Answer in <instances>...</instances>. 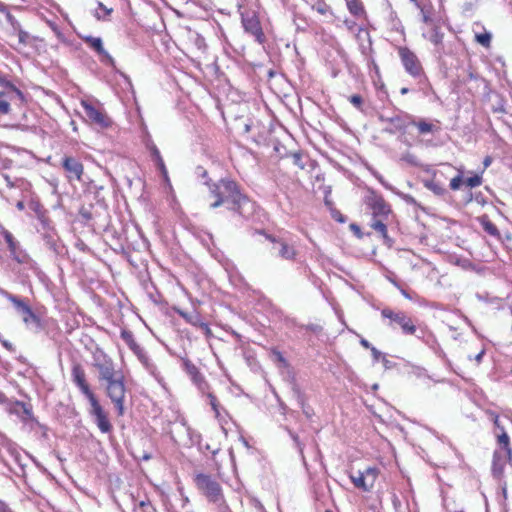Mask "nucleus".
Wrapping results in <instances>:
<instances>
[{
	"instance_id": "nucleus-21",
	"label": "nucleus",
	"mask_w": 512,
	"mask_h": 512,
	"mask_svg": "<svg viewBox=\"0 0 512 512\" xmlns=\"http://www.w3.org/2000/svg\"><path fill=\"white\" fill-rule=\"evenodd\" d=\"M479 222L486 233L489 235L500 238V232L496 225L492 223L488 216L483 215L479 218Z\"/></svg>"
},
{
	"instance_id": "nucleus-28",
	"label": "nucleus",
	"mask_w": 512,
	"mask_h": 512,
	"mask_svg": "<svg viewBox=\"0 0 512 512\" xmlns=\"http://www.w3.org/2000/svg\"><path fill=\"white\" fill-rule=\"evenodd\" d=\"M177 313L189 324L198 327L201 322V316L196 311L185 312L182 310H178Z\"/></svg>"
},
{
	"instance_id": "nucleus-52",
	"label": "nucleus",
	"mask_w": 512,
	"mask_h": 512,
	"mask_svg": "<svg viewBox=\"0 0 512 512\" xmlns=\"http://www.w3.org/2000/svg\"><path fill=\"white\" fill-rule=\"evenodd\" d=\"M371 353L375 361H378L382 357V352L375 347H371Z\"/></svg>"
},
{
	"instance_id": "nucleus-46",
	"label": "nucleus",
	"mask_w": 512,
	"mask_h": 512,
	"mask_svg": "<svg viewBox=\"0 0 512 512\" xmlns=\"http://www.w3.org/2000/svg\"><path fill=\"white\" fill-rule=\"evenodd\" d=\"M10 109V102L6 99H0V115L8 114Z\"/></svg>"
},
{
	"instance_id": "nucleus-31",
	"label": "nucleus",
	"mask_w": 512,
	"mask_h": 512,
	"mask_svg": "<svg viewBox=\"0 0 512 512\" xmlns=\"http://www.w3.org/2000/svg\"><path fill=\"white\" fill-rule=\"evenodd\" d=\"M120 336L132 351L137 350V348L140 346L135 341L133 333L131 331L122 330Z\"/></svg>"
},
{
	"instance_id": "nucleus-47",
	"label": "nucleus",
	"mask_w": 512,
	"mask_h": 512,
	"mask_svg": "<svg viewBox=\"0 0 512 512\" xmlns=\"http://www.w3.org/2000/svg\"><path fill=\"white\" fill-rule=\"evenodd\" d=\"M396 194L399 195L406 203L413 204V205L416 204V200L414 199L413 196H411L409 194H404L401 192H396Z\"/></svg>"
},
{
	"instance_id": "nucleus-7",
	"label": "nucleus",
	"mask_w": 512,
	"mask_h": 512,
	"mask_svg": "<svg viewBox=\"0 0 512 512\" xmlns=\"http://www.w3.org/2000/svg\"><path fill=\"white\" fill-rule=\"evenodd\" d=\"M90 404L89 414L93 417L95 424L102 433H109L112 430V424L108 419V415L100 405L96 396L88 399Z\"/></svg>"
},
{
	"instance_id": "nucleus-38",
	"label": "nucleus",
	"mask_w": 512,
	"mask_h": 512,
	"mask_svg": "<svg viewBox=\"0 0 512 512\" xmlns=\"http://www.w3.org/2000/svg\"><path fill=\"white\" fill-rule=\"evenodd\" d=\"M0 84L4 85L5 87H9L12 90V93L15 94V96H17L19 100L24 101V94L22 93V91L16 88L12 83L5 81L1 76Z\"/></svg>"
},
{
	"instance_id": "nucleus-29",
	"label": "nucleus",
	"mask_w": 512,
	"mask_h": 512,
	"mask_svg": "<svg viewBox=\"0 0 512 512\" xmlns=\"http://www.w3.org/2000/svg\"><path fill=\"white\" fill-rule=\"evenodd\" d=\"M347 8L354 16H360L364 14V7L360 0H346Z\"/></svg>"
},
{
	"instance_id": "nucleus-45",
	"label": "nucleus",
	"mask_w": 512,
	"mask_h": 512,
	"mask_svg": "<svg viewBox=\"0 0 512 512\" xmlns=\"http://www.w3.org/2000/svg\"><path fill=\"white\" fill-rule=\"evenodd\" d=\"M3 236L5 238L6 243L8 244L9 249L14 247L18 243L9 231H4Z\"/></svg>"
},
{
	"instance_id": "nucleus-13",
	"label": "nucleus",
	"mask_w": 512,
	"mask_h": 512,
	"mask_svg": "<svg viewBox=\"0 0 512 512\" xmlns=\"http://www.w3.org/2000/svg\"><path fill=\"white\" fill-rule=\"evenodd\" d=\"M84 42L88 44L100 56V61L111 67L115 66L113 57L104 49L102 39L99 37L85 36Z\"/></svg>"
},
{
	"instance_id": "nucleus-8",
	"label": "nucleus",
	"mask_w": 512,
	"mask_h": 512,
	"mask_svg": "<svg viewBox=\"0 0 512 512\" xmlns=\"http://www.w3.org/2000/svg\"><path fill=\"white\" fill-rule=\"evenodd\" d=\"M384 318L390 320V325L397 324L401 327L403 333L405 334H414L416 331V326L414 325L412 319L404 312H394L391 309L385 308L381 312Z\"/></svg>"
},
{
	"instance_id": "nucleus-26",
	"label": "nucleus",
	"mask_w": 512,
	"mask_h": 512,
	"mask_svg": "<svg viewBox=\"0 0 512 512\" xmlns=\"http://www.w3.org/2000/svg\"><path fill=\"white\" fill-rule=\"evenodd\" d=\"M312 9L317 11L319 14L329 18V21L332 20L333 13L331 8L323 0H317L315 3H313Z\"/></svg>"
},
{
	"instance_id": "nucleus-42",
	"label": "nucleus",
	"mask_w": 512,
	"mask_h": 512,
	"mask_svg": "<svg viewBox=\"0 0 512 512\" xmlns=\"http://www.w3.org/2000/svg\"><path fill=\"white\" fill-rule=\"evenodd\" d=\"M466 185L470 188L478 187L482 183V178L479 175L469 177L465 181Z\"/></svg>"
},
{
	"instance_id": "nucleus-4",
	"label": "nucleus",
	"mask_w": 512,
	"mask_h": 512,
	"mask_svg": "<svg viewBox=\"0 0 512 512\" xmlns=\"http://www.w3.org/2000/svg\"><path fill=\"white\" fill-rule=\"evenodd\" d=\"M241 23L244 31L253 36L257 43H265L266 37L256 12L246 11L241 13Z\"/></svg>"
},
{
	"instance_id": "nucleus-18",
	"label": "nucleus",
	"mask_w": 512,
	"mask_h": 512,
	"mask_svg": "<svg viewBox=\"0 0 512 512\" xmlns=\"http://www.w3.org/2000/svg\"><path fill=\"white\" fill-rule=\"evenodd\" d=\"M370 227L381 235L385 243H387L388 245L392 244V240L388 236L387 226L383 222L382 218H372Z\"/></svg>"
},
{
	"instance_id": "nucleus-55",
	"label": "nucleus",
	"mask_w": 512,
	"mask_h": 512,
	"mask_svg": "<svg viewBox=\"0 0 512 512\" xmlns=\"http://www.w3.org/2000/svg\"><path fill=\"white\" fill-rule=\"evenodd\" d=\"M392 283H393L397 288H399V289H400L401 294H402L405 298H407V299H411V296L407 293V291H406V290H404V289H402V288H400V286L397 284V282L392 281Z\"/></svg>"
},
{
	"instance_id": "nucleus-15",
	"label": "nucleus",
	"mask_w": 512,
	"mask_h": 512,
	"mask_svg": "<svg viewBox=\"0 0 512 512\" xmlns=\"http://www.w3.org/2000/svg\"><path fill=\"white\" fill-rule=\"evenodd\" d=\"M372 210V218H387L391 210L382 197L374 196L369 201Z\"/></svg>"
},
{
	"instance_id": "nucleus-1",
	"label": "nucleus",
	"mask_w": 512,
	"mask_h": 512,
	"mask_svg": "<svg viewBox=\"0 0 512 512\" xmlns=\"http://www.w3.org/2000/svg\"><path fill=\"white\" fill-rule=\"evenodd\" d=\"M94 366L99 371V379L106 381L107 395L114 403L118 415L122 416L126 393L123 376L115 370L113 361L104 353L94 355Z\"/></svg>"
},
{
	"instance_id": "nucleus-3",
	"label": "nucleus",
	"mask_w": 512,
	"mask_h": 512,
	"mask_svg": "<svg viewBox=\"0 0 512 512\" xmlns=\"http://www.w3.org/2000/svg\"><path fill=\"white\" fill-rule=\"evenodd\" d=\"M194 483L209 502L216 504L218 507L225 506L222 488L211 475L198 473L194 477Z\"/></svg>"
},
{
	"instance_id": "nucleus-22",
	"label": "nucleus",
	"mask_w": 512,
	"mask_h": 512,
	"mask_svg": "<svg viewBox=\"0 0 512 512\" xmlns=\"http://www.w3.org/2000/svg\"><path fill=\"white\" fill-rule=\"evenodd\" d=\"M423 36L428 39L439 51L442 43L444 34L439 30L438 27H434L431 32L428 34H423Z\"/></svg>"
},
{
	"instance_id": "nucleus-34",
	"label": "nucleus",
	"mask_w": 512,
	"mask_h": 512,
	"mask_svg": "<svg viewBox=\"0 0 512 512\" xmlns=\"http://www.w3.org/2000/svg\"><path fill=\"white\" fill-rule=\"evenodd\" d=\"M424 186L438 196L445 193V189L434 181H425Z\"/></svg>"
},
{
	"instance_id": "nucleus-16",
	"label": "nucleus",
	"mask_w": 512,
	"mask_h": 512,
	"mask_svg": "<svg viewBox=\"0 0 512 512\" xmlns=\"http://www.w3.org/2000/svg\"><path fill=\"white\" fill-rule=\"evenodd\" d=\"M63 168L68 173L69 178L81 179L84 168L80 161L74 157H65L63 159Z\"/></svg>"
},
{
	"instance_id": "nucleus-5",
	"label": "nucleus",
	"mask_w": 512,
	"mask_h": 512,
	"mask_svg": "<svg viewBox=\"0 0 512 512\" xmlns=\"http://www.w3.org/2000/svg\"><path fill=\"white\" fill-rule=\"evenodd\" d=\"M87 120L100 129L109 128L112 125L111 118L100 108H96L87 100L81 101Z\"/></svg>"
},
{
	"instance_id": "nucleus-59",
	"label": "nucleus",
	"mask_w": 512,
	"mask_h": 512,
	"mask_svg": "<svg viewBox=\"0 0 512 512\" xmlns=\"http://www.w3.org/2000/svg\"><path fill=\"white\" fill-rule=\"evenodd\" d=\"M0 295L5 297L7 300L9 299V297L11 296V293H9L8 291L0 288Z\"/></svg>"
},
{
	"instance_id": "nucleus-23",
	"label": "nucleus",
	"mask_w": 512,
	"mask_h": 512,
	"mask_svg": "<svg viewBox=\"0 0 512 512\" xmlns=\"http://www.w3.org/2000/svg\"><path fill=\"white\" fill-rule=\"evenodd\" d=\"M9 251L12 258L20 264H26L30 260L29 255L23 249H21L19 243L10 248Z\"/></svg>"
},
{
	"instance_id": "nucleus-19",
	"label": "nucleus",
	"mask_w": 512,
	"mask_h": 512,
	"mask_svg": "<svg viewBox=\"0 0 512 512\" xmlns=\"http://www.w3.org/2000/svg\"><path fill=\"white\" fill-rule=\"evenodd\" d=\"M10 412L21 416L23 419H33L32 410L25 403L15 401L11 407Z\"/></svg>"
},
{
	"instance_id": "nucleus-64",
	"label": "nucleus",
	"mask_w": 512,
	"mask_h": 512,
	"mask_svg": "<svg viewBox=\"0 0 512 512\" xmlns=\"http://www.w3.org/2000/svg\"><path fill=\"white\" fill-rule=\"evenodd\" d=\"M4 180L7 184V186L13 187V183L11 182L10 178L8 176L4 177Z\"/></svg>"
},
{
	"instance_id": "nucleus-10",
	"label": "nucleus",
	"mask_w": 512,
	"mask_h": 512,
	"mask_svg": "<svg viewBox=\"0 0 512 512\" xmlns=\"http://www.w3.org/2000/svg\"><path fill=\"white\" fill-rule=\"evenodd\" d=\"M266 238L272 242V250L278 257L287 261H294L296 259L298 253L293 245H290L284 239L275 238L271 235H267Z\"/></svg>"
},
{
	"instance_id": "nucleus-6",
	"label": "nucleus",
	"mask_w": 512,
	"mask_h": 512,
	"mask_svg": "<svg viewBox=\"0 0 512 512\" xmlns=\"http://www.w3.org/2000/svg\"><path fill=\"white\" fill-rule=\"evenodd\" d=\"M398 54L405 71L414 78L423 75L422 65L417 55L407 47H399Z\"/></svg>"
},
{
	"instance_id": "nucleus-60",
	"label": "nucleus",
	"mask_w": 512,
	"mask_h": 512,
	"mask_svg": "<svg viewBox=\"0 0 512 512\" xmlns=\"http://www.w3.org/2000/svg\"><path fill=\"white\" fill-rule=\"evenodd\" d=\"M484 353H485V352H484V350H482L481 352H479V353L475 356V361H476L477 363H480V362H481V360H482V357H483Z\"/></svg>"
},
{
	"instance_id": "nucleus-54",
	"label": "nucleus",
	"mask_w": 512,
	"mask_h": 512,
	"mask_svg": "<svg viewBox=\"0 0 512 512\" xmlns=\"http://www.w3.org/2000/svg\"><path fill=\"white\" fill-rule=\"evenodd\" d=\"M182 425L186 428V430H187L188 434L190 435V438H191V440H192V441H193V437H194V436H195L196 438H200V435H199V434H195V433L192 431V429H191L189 426H187V425H186V422H185V421H183V422H182Z\"/></svg>"
},
{
	"instance_id": "nucleus-44",
	"label": "nucleus",
	"mask_w": 512,
	"mask_h": 512,
	"mask_svg": "<svg viewBox=\"0 0 512 512\" xmlns=\"http://www.w3.org/2000/svg\"><path fill=\"white\" fill-rule=\"evenodd\" d=\"M17 36H18V41L20 44L27 45L28 40H29L28 32L24 31L23 29H19V31L17 32Z\"/></svg>"
},
{
	"instance_id": "nucleus-50",
	"label": "nucleus",
	"mask_w": 512,
	"mask_h": 512,
	"mask_svg": "<svg viewBox=\"0 0 512 512\" xmlns=\"http://www.w3.org/2000/svg\"><path fill=\"white\" fill-rule=\"evenodd\" d=\"M198 327L203 331V333L206 336H209L211 334V329L209 328V325L201 320Z\"/></svg>"
},
{
	"instance_id": "nucleus-63",
	"label": "nucleus",
	"mask_w": 512,
	"mask_h": 512,
	"mask_svg": "<svg viewBox=\"0 0 512 512\" xmlns=\"http://www.w3.org/2000/svg\"><path fill=\"white\" fill-rule=\"evenodd\" d=\"M275 354H276L277 359H278L279 361H281V362L285 363V359H284L283 355H282L280 352H276Z\"/></svg>"
},
{
	"instance_id": "nucleus-35",
	"label": "nucleus",
	"mask_w": 512,
	"mask_h": 512,
	"mask_svg": "<svg viewBox=\"0 0 512 512\" xmlns=\"http://www.w3.org/2000/svg\"><path fill=\"white\" fill-rule=\"evenodd\" d=\"M498 444L500 447L498 450H512L510 448L509 436L504 431H502L501 434L498 435Z\"/></svg>"
},
{
	"instance_id": "nucleus-41",
	"label": "nucleus",
	"mask_w": 512,
	"mask_h": 512,
	"mask_svg": "<svg viewBox=\"0 0 512 512\" xmlns=\"http://www.w3.org/2000/svg\"><path fill=\"white\" fill-rule=\"evenodd\" d=\"M5 17H6L7 22L11 25L12 29L15 32H18L19 29H22L20 23L16 20V18L10 12H7Z\"/></svg>"
},
{
	"instance_id": "nucleus-48",
	"label": "nucleus",
	"mask_w": 512,
	"mask_h": 512,
	"mask_svg": "<svg viewBox=\"0 0 512 512\" xmlns=\"http://www.w3.org/2000/svg\"><path fill=\"white\" fill-rule=\"evenodd\" d=\"M98 7L99 9L103 10L104 11V16H101L99 13H96V17L98 19H101V18H104L105 16H108L111 14L112 12V9H108L103 3L99 2L98 3Z\"/></svg>"
},
{
	"instance_id": "nucleus-12",
	"label": "nucleus",
	"mask_w": 512,
	"mask_h": 512,
	"mask_svg": "<svg viewBox=\"0 0 512 512\" xmlns=\"http://www.w3.org/2000/svg\"><path fill=\"white\" fill-rule=\"evenodd\" d=\"M71 376L72 381L75 383V385L80 389L82 394L85 395L87 399H90L91 397L95 396L86 381L85 371L80 364L73 365L71 370Z\"/></svg>"
},
{
	"instance_id": "nucleus-62",
	"label": "nucleus",
	"mask_w": 512,
	"mask_h": 512,
	"mask_svg": "<svg viewBox=\"0 0 512 512\" xmlns=\"http://www.w3.org/2000/svg\"><path fill=\"white\" fill-rule=\"evenodd\" d=\"M6 402H7V397L2 392H0V404H4Z\"/></svg>"
},
{
	"instance_id": "nucleus-17",
	"label": "nucleus",
	"mask_w": 512,
	"mask_h": 512,
	"mask_svg": "<svg viewBox=\"0 0 512 512\" xmlns=\"http://www.w3.org/2000/svg\"><path fill=\"white\" fill-rule=\"evenodd\" d=\"M146 147L149 150L151 158H152L153 162L155 163V165L157 166V168L161 171L162 175L165 178H167L168 172H167L166 166L164 164L163 158L160 154V151L158 150L156 145L152 141H148L146 143Z\"/></svg>"
},
{
	"instance_id": "nucleus-24",
	"label": "nucleus",
	"mask_w": 512,
	"mask_h": 512,
	"mask_svg": "<svg viewBox=\"0 0 512 512\" xmlns=\"http://www.w3.org/2000/svg\"><path fill=\"white\" fill-rule=\"evenodd\" d=\"M350 479L355 487L362 489L363 491H369L372 488V483H369L366 480L365 474L361 471H359L357 475H351Z\"/></svg>"
},
{
	"instance_id": "nucleus-14",
	"label": "nucleus",
	"mask_w": 512,
	"mask_h": 512,
	"mask_svg": "<svg viewBox=\"0 0 512 512\" xmlns=\"http://www.w3.org/2000/svg\"><path fill=\"white\" fill-rule=\"evenodd\" d=\"M512 450H495L492 461V472L495 477H501L507 462L511 459Z\"/></svg>"
},
{
	"instance_id": "nucleus-33",
	"label": "nucleus",
	"mask_w": 512,
	"mask_h": 512,
	"mask_svg": "<svg viewBox=\"0 0 512 512\" xmlns=\"http://www.w3.org/2000/svg\"><path fill=\"white\" fill-rule=\"evenodd\" d=\"M492 34L488 31H484L483 33H476L475 40L477 43L482 45L485 48H489L491 45Z\"/></svg>"
},
{
	"instance_id": "nucleus-43",
	"label": "nucleus",
	"mask_w": 512,
	"mask_h": 512,
	"mask_svg": "<svg viewBox=\"0 0 512 512\" xmlns=\"http://www.w3.org/2000/svg\"><path fill=\"white\" fill-rule=\"evenodd\" d=\"M463 182L462 175L459 174L451 179L450 181V188L452 190H458Z\"/></svg>"
},
{
	"instance_id": "nucleus-32",
	"label": "nucleus",
	"mask_w": 512,
	"mask_h": 512,
	"mask_svg": "<svg viewBox=\"0 0 512 512\" xmlns=\"http://www.w3.org/2000/svg\"><path fill=\"white\" fill-rule=\"evenodd\" d=\"M8 300L13 304L16 311L20 314H22L29 307V305L23 299L13 294H11Z\"/></svg>"
},
{
	"instance_id": "nucleus-30",
	"label": "nucleus",
	"mask_w": 512,
	"mask_h": 512,
	"mask_svg": "<svg viewBox=\"0 0 512 512\" xmlns=\"http://www.w3.org/2000/svg\"><path fill=\"white\" fill-rule=\"evenodd\" d=\"M204 394L207 395V398L209 399V404L212 408V410L214 411L215 413V417L219 420V421H222L223 420V417L221 415V411H220V405L217 401V398L214 394L210 393L209 390L206 391Z\"/></svg>"
},
{
	"instance_id": "nucleus-57",
	"label": "nucleus",
	"mask_w": 512,
	"mask_h": 512,
	"mask_svg": "<svg viewBox=\"0 0 512 512\" xmlns=\"http://www.w3.org/2000/svg\"><path fill=\"white\" fill-rule=\"evenodd\" d=\"M360 344L366 348V349H370L371 350V347H373L366 339L364 338H361L360 340Z\"/></svg>"
},
{
	"instance_id": "nucleus-27",
	"label": "nucleus",
	"mask_w": 512,
	"mask_h": 512,
	"mask_svg": "<svg viewBox=\"0 0 512 512\" xmlns=\"http://www.w3.org/2000/svg\"><path fill=\"white\" fill-rule=\"evenodd\" d=\"M134 354L137 356L139 361L143 364V366L150 371L151 373L154 371V365L151 363V360L149 359L147 353L142 347H138L137 350L133 351Z\"/></svg>"
},
{
	"instance_id": "nucleus-25",
	"label": "nucleus",
	"mask_w": 512,
	"mask_h": 512,
	"mask_svg": "<svg viewBox=\"0 0 512 512\" xmlns=\"http://www.w3.org/2000/svg\"><path fill=\"white\" fill-rule=\"evenodd\" d=\"M22 320L26 325L33 324L37 328L41 327L40 318L32 311L30 306L22 313Z\"/></svg>"
},
{
	"instance_id": "nucleus-53",
	"label": "nucleus",
	"mask_w": 512,
	"mask_h": 512,
	"mask_svg": "<svg viewBox=\"0 0 512 512\" xmlns=\"http://www.w3.org/2000/svg\"><path fill=\"white\" fill-rule=\"evenodd\" d=\"M0 512H13L9 505L0 499Z\"/></svg>"
},
{
	"instance_id": "nucleus-36",
	"label": "nucleus",
	"mask_w": 512,
	"mask_h": 512,
	"mask_svg": "<svg viewBox=\"0 0 512 512\" xmlns=\"http://www.w3.org/2000/svg\"><path fill=\"white\" fill-rule=\"evenodd\" d=\"M401 160L415 167L421 166V162L418 159V157L410 152H406L405 154H403Z\"/></svg>"
},
{
	"instance_id": "nucleus-39",
	"label": "nucleus",
	"mask_w": 512,
	"mask_h": 512,
	"mask_svg": "<svg viewBox=\"0 0 512 512\" xmlns=\"http://www.w3.org/2000/svg\"><path fill=\"white\" fill-rule=\"evenodd\" d=\"M365 478L369 483H372V487L374 486V482L376 480V477L378 475V470L376 468L368 467L365 469L364 472Z\"/></svg>"
},
{
	"instance_id": "nucleus-56",
	"label": "nucleus",
	"mask_w": 512,
	"mask_h": 512,
	"mask_svg": "<svg viewBox=\"0 0 512 512\" xmlns=\"http://www.w3.org/2000/svg\"><path fill=\"white\" fill-rule=\"evenodd\" d=\"M2 344H3V346H4L6 349H8L9 351H14V350H15V349H14L13 344H12V343H10V342H9V341H7V340L2 341Z\"/></svg>"
},
{
	"instance_id": "nucleus-49",
	"label": "nucleus",
	"mask_w": 512,
	"mask_h": 512,
	"mask_svg": "<svg viewBox=\"0 0 512 512\" xmlns=\"http://www.w3.org/2000/svg\"><path fill=\"white\" fill-rule=\"evenodd\" d=\"M299 401H300V404H301V407H302L303 413H304L308 418H309V417H311V415H312V411H311L310 407H307V406L305 405V402H304V400H303L301 397H299Z\"/></svg>"
},
{
	"instance_id": "nucleus-58",
	"label": "nucleus",
	"mask_w": 512,
	"mask_h": 512,
	"mask_svg": "<svg viewBox=\"0 0 512 512\" xmlns=\"http://www.w3.org/2000/svg\"><path fill=\"white\" fill-rule=\"evenodd\" d=\"M0 295L5 297L7 300L9 299V297L11 296V293H9L8 291L0 288Z\"/></svg>"
},
{
	"instance_id": "nucleus-37",
	"label": "nucleus",
	"mask_w": 512,
	"mask_h": 512,
	"mask_svg": "<svg viewBox=\"0 0 512 512\" xmlns=\"http://www.w3.org/2000/svg\"><path fill=\"white\" fill-rule=\"evenodd\" d=\"M43 238L45 240L46 245L50 249L56 251V249H57V240H56L55 234L52 233V232H47V233H45L43 235Z\"/></svg>"
},
{
	"instance_id": "nucleus-9",
	"label": "nucleus",
	"mask_w": 512,
	"mask_h": 512,
	"mask_svg": "<svg viewBox=\"0 0 512 512\" xmlns=\"http://www.w3.org/2000/svg\"><path fill=\"white\" fill-rule=\"evenodd\" d=\"M379 120L382 123H387L389 126L384 128V132L389 134H395L397 132H405L411 122V115L409 114H397L392 117H386L381 115Z\"/></svg>"
},
{
	"instance_id": "nucleus-51",
	"label": "nucleus",
	"mask_w": 512,
	"mask_h": 512,
	"mask_svg": "<svg viewBox=\"0 0 512 512\" xmlns=\"http://www.w3.org/2000/svg\"><path fill=\"white\" fill-rule=\"evenodd\" d=\"M306 329L310 330L314 333H319L322 331V327L318 324H309V325H307Z\"/></svg>"
},
{
	"instance_id": "nucleus-2",
	"label": "nucleus",
	"mask_w": 512,
	"mask_h": 512,
	"mask_svg": "<svg viewBox=\"0 0 512 512\" xmlns=\"http://www.w3.org/2000/svg\"><path fill=\"white\" fill-rule=\"evenodd\" d=\"M209 190L216 198L211 204L213 209L226 203L229 210L242 214V206L249 202L248 198L240 192L236 182L232 180L221 179L217 183L209 184Z\"/></svg>"
},
{
	"instance_id": "nucleus-61",
	"label": "nucleus",
	"mask_w": 512,
	"mask_h": 512,
	"mask_svg": "<svg viewBox=\"0 0 512 512\" xmlns=\"http://www.w3.org/2000/svg\"><path fill=\"white\" fill-rule=\"evenodd\" d=\"M0 12L4 13L5 15L7 14V12H9L7 6L2 2H0Z\"/></svg>"
},
{
	"instance_id": "nucleus-11",
	"label": "nucleus",
	"mask_w": 512,
	"mask_h": 512,
	"mask_svg": "<svg viewBox=\"0 0 512 512\" xmlns=\"http://www.w3.org/2000/svg\"><path fill=\"white\" fill-rule=\"evenodd\" d=\"M183 367L186 373L189 375L191 381L195 384L201 393H205L209 390V384L205 380V377L190 360L184 359Z\"/></svg>"
},
{
	"instance_id": "nucleus-40",
	"label": "nucleus",
	"mask_w": 512,
	"mask_h": 512,
	"mask_svg": "<svg viewBox=\"0 0 512 512\" xmlns=\"http://www.w3.org/2000/svg\"><path fill=\"white\" fill-rule=\"evenodd\" d=\"M349 102L358 110H362L363 107V98L362 96L355 94L348 98Z\"/></svg>"
},
{
	"instance_id": "nucleus-20",
	"label": "nucleus",
	"mask_w": 512,
	"mask_h": 512,
	"mask_svg": "<svg viewBox=\"0 0 512 512\" xmlns=\"http://www.w3.org/2000/svg\"><path fill=\"white\" fill-rule=\"evenodd\" d=\"M410 125L417 127L419 134H422V135L434 133L438 129L435 124L428 122L424 119H420L419 121H416L412 116H411Z\"/></svg>"
}]
</instances>
